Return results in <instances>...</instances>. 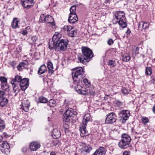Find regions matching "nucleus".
Masks as SVG:
<instances>
[{
    "label": "nucleus",
    "instance_id": "cd10ccee",
    "mask_svg": "<svg viewBox=\"0 0 155 155\" xmlns=\"http://www.w3.org/2000/svg\"><path fill=\"white\" fill-rule=\"evenodd\" d=\"M132 53L133 55H136L139 54V48L136 46H134L133 47L132 51Z\"/></svg>",
    "mask_w": 155,
    "mask_h": 155
},
{
    "label": "nucleus",
    "instance_id": "423d86ee",
    "mask_svg": "<svg viewBox=\"0 0 155 155\" xmlns=\"http://www.w3.org/2000/svg\"><path fill=\"white\" fill-rule=\"evenodd\" d=\"M117 120L116 114L114 113L111 112L106 115L105 122L106 124H112L116 122Z\"/></svg>",
    "mask_w": 155,
    "mask_h": 155
},
{
    "label": "nucleus",
    "instance_id": "b1692460",
    "mask_svg": "<svg viewBox=\"0 0 155 155\" xmlns=\"http://www.w3.org/2000/svg\"><path fill=\"white\" fill-rule=\"evenodd\" d=\"M83 82L85 85L86 87L93 89V86L91 85L90 83L88 81L87 79H84L83 80Z\"/></svg>",
    "mask_w": 155,
    "mask_h": 155
},
{
    "label": "nucleus",
    "instance_id": "9b49d317",
    "mask_svg": "<svg viewBox=\"0 0 155 155\" xmlns=\"http://www.w3.org/2000/svg\"><path fill=\"white\" fill-rule=\"evenodd\" d=\"M1 149L2 152L5 154H8L10 152V146L9 144L6 141H4L1 144Z\"/></svg>",
    "mask_w": 155,
    "mask_h": 155
},
{
    "label": "nucleus",
    "instance_id": "bf43d9fd",
    "mask_svg": "<svg viewBox=\"0 0 155 155\" xmlns=\"http://www.w3.org/2000/svg\"><path fill=\"white\" fill-rule=\"evenodd\" d=\"M50 155H56V154L55 152H51L50 153Z\"/></svg>",
    "mask_w": 155,
    "mask_h": 155
},
{
    "label": "nucleus",
    "instance_id": "9d476101",
    "mask_svg": "<svg viewBox=\"0 0 155 155\" xmlns=\"http://www.w3.org/2000/svg\"><path fill=\"white\" fill-rule=\"evenodd\" d=\"M21 3L24 8L28 9L34 5V0H21Z\"/></svg>",
    "mask_w": 155,
    "mask_h": 155
},
{
    "label": "nucleus",
    "instance_id": "8fccbe9b",
    "mask_svg": "<svg viewBox=\"0 0 155 155\" xmlns=\"http://www.w3.org/2000/svg\"><path fill=\"white\" fill-rule=\"evenodd\" d=\"M27 147H23L21 149L22 152H25L27 150Z\"/></svg>",
    "mask_w": 155,
    "mask_h": 155
},
{
    "label": "nucleus",
    "instance_id": "aec40b11",
    "mask_svg": "<svg viewBox=\"0 0 155 155\" xmlns=\"http://www.w3.org/2000/svg\"><path fill=\"white\" fill-rule=\"evenodd\" d=\"M117 22L122 28L126 27L127 26V22L125 20H119Z\"/></svg>",
    "mask_w": 155,
    "mask_h": 155
},
{
    "label": "nucleus",
    "instance_id": "49530a36",
    "mask_svg": "<svg viewBox=\"0 0 155 155\" xmlns=\"http://www.w3.org/2000/svg\"><path fill=\"white\" fill-rule=\"evenodd\" d=\"M5 95V92L4 91H0V99L4 97L3 96Z\"/></svg>",
    "mask_w": 155,
    "mask_h": 155
},
{
    "label": "nucleus",
    "instance_id": "e2e57ef3",
    "mask_svg": "<svg viewBox=\"0 0 155 155\" xmlns=\"http://www.w3.org/2000/svg\"><path fill=\"white\" fill-rule=\"evenodd\" d=\"M51 25H52V26H53V25H54V26L55 25V24H54V22H51Z\"/></svg>",
    "mask_w": 155,
    "mask_h": 155
},
{
    "label": "nucleus",
    "instance_id": "72a5a7b5",
    "mask_svg": "<svg viewBox=\"0 0 155 155\" xmlns=\"http://www.w3.org/2000/svg\"><path fill=\"white\" fill-rule=\"evenodd\" d=\"M108 63V64L110 65L111 67H114L116 66V62L114 60H109Z\"/></svg>",
    "mask_w": 155,
    "mask_h": 155
},
{
    "label": "nucleus",
    "instance_id": "f704fd0d",
    "mask_svg": "<svg viewBox=\"0 0 155 155\" xmlns=\"http://www.w3.org/2000/svg\"><path fill=\"white\" fill-rule=\"evenodd\" d=\"M5 124L3 120L0 119V131H2L5 128Z\"/></svg>",
    "mask_w": 155,
    "mask_h": 155
},
{
    "label": "nucleus",
    "instance_id": "a19ab883",
    "mask_svg": "<svg viewBox=\"0 0 155 155\" xmlns=\"http://www.w3.org/2000/svg\"><path fill=\"white\" fill-rule=\"evenodd\" d=\"M76 7L75 5L72 6L70 9V13H75Z\"/></svg>",
    "mask_w": 155,
    "mask_h": 155
},
{
    "label": "nucleus",
    "instance_id": "f257e3e1",
    "mask_svg": "<svg viewBox=\"0 0 155 155\" xmlns=\"http://www.w3.org/2000/svg\"><path fill=\"white\" fill-rule=\"evenodd\" d=\"M84 73V70L82 67L77 68L76 69H74L72 74L74 84L76 85L74 87V89L80 94L85 95L89 94L92 95H94V91L93 89L90 88H85L82 86Z\"/></svg>",
    "mask_w": 155,
    "mask_h": 155
},
{
    "label": "nucleus",
    "instance_id": "37998d69",
    "mask_svg": "<svg viewBox=\"0 0 155 155\" xmlns=\"http://www.w3.org/2000/svg\"><path fill=\"white\" fill-rule=\"evenodd\" d=\"M116 105L118 107H122L123 105V104L120 101H116Z\"/></svg>",
    "mask_w": 155,
    "mask_h": 155
},
{
    "label": "nucleus",
    "instance_id": "7ed1b4c3",
    "mask_svg": "<svg viewBox=\"0 0 155 155\" xmlns=\"http://www.w3.org/2000/svg\"><path fill=\"white\" fill-rule=\"evenodd\" d=\"M17 82H20V85L21 89L22 91H25L28 87L29 84V80L27 78L22 79L21 77L17 75L14 78L12 79L11 81V84L16 83Z\"/></svg>",
    "mask_w": 155,
    "mask_h": 155
},
{
    "label": "nucleus",
    "instance_id": "6ab92c4d",
    "mask_svg": "<svg viewBox=\"0 0 155 155\" xmlns=\"http://www.w3.org/2000/svg\"><path fill=\"white\" fill-rule=\"evenodd\" d=\"M92 150V148L90 145L82 147L81 150L82 152L89 153Z\"/></svg>",
    "mask_w": 155,
    "mask_h": 155
},
{
    "label": "nucleus",
    "instance_id": "c85d7f7f",
    "mask_svg": "<svg viewBox=\"0 0 155 155\" xmlns=\"http://www.w3.org/2000/svg\"><path fill=\"white\" fill-rule=\"evenodd\" d=\"M74 28L72 26L70 25H65L63 28L64 30L67 31L68 34Z\"/></svg>",
    "mask_w": 155,
    "mask_h": 155
},
{
    "label": "nucleus",
    "instance_id": "473e14b6",
    "mask_svg": "<svg viewBox=\"0 0 155 155\" xmlns=\"http://www.w3.org/2000/svg\"><path fill=\"white\" fill-rule=\"evenodd\" d=\"M18 21L17 20H13L12 23V28H15L17 27H18Z\"/></svg>",
    "mask_w": 155,
    "mask_h": 155
},
{
    "label": "nucleus",
    "instance_id": "c756f323",
    "mask_svg": "<svg viewBox=\"0 0 155 155\" xmlns=\"http://www.w3.org/2000/svg\"><path fill=\"white\" fill-rule=\"evenodd\" d=\"M78 19V16L75 13H70L68 19Z\"/></svg>",
    "mask_w": 155,
    "mask_h": 155
},
{
    "label": "nucleus",
    "instance_id": "3c124183",
    "mask_svg": "<svg viewBox=\"0 0 155 155\" xmlns=\"http://www.w3.org/2000/svg\"><path fill=\"white\" fill-rule=\"evenodd\" d=\"M76 21H74V20H68V21L69 23L71 24H74L76 22H77L78 20H75Z\"/></svg>",
    "mask_w": 155,
    "mask_h": 155
},
{
    "label": "nucleus",
    "instance_id": "a211bd4d",
    "mask_svg": "<svg viewBox=\"0 0 155 155\" xmlns=\"http://www.w3.org/2000/svg\"><path fill=\"white\" fill-rule=\"evenodd\" d=\"M47 71V68L46 66L43 64L39 68L38 71V74L41 75L45 72Z\"/></svg>",
    "mask_w": 155,
    "mask_h": 155
},
{
    "label": "nucleus",
    "instance_id": "a878e982",
    "mask_svg": "<svg viewBox=\"0 0 155 155\" xmlns=\"http://www.w3.org/2000/svg\"><path fill=\"white\" fill-rule=\"evenodd\" d=\"M77 30L74 28L72 29L70 32L68 34L69 36L72 37H75L77 35Z\"/></svg>",
    "mask_w": 155,
    "mask_h": 155
},
{
    "label": "nucleus",
    "instance_id": "680f3d73",
    "mask_svg": "<svg viewBox=\"0 0 155 155\" xmlns=\"http://www.w3.org/2000/svg\"><path fill=\"white\" fill-rule=\"evenodd\" d=\"M2 139H3L2 137V136H0V142H1V141H2Z\"/></svg>",
    "mask_w": 155,
    "mask_h": 155
},
{
    "label": "nucleus",
    "instance_id": "4468645a",
    "mask_svg": "<svg viewBox=\"0 0 155 155\" xmlns=\"http://www.w3.org/2000/svg\"><path fill=\"white\" fill-rule=\"evenodd\" d=\"M117 19H125L126 17L125 13L122 11H118L115 14V18Z\"/></svg>",
    "mask_w": 155,
    "mask_h": 155
},
{
    "label": "nucleus",
    "instance_id": "09e8293b",
    "mask_svg": "<svg viewBox=\"0 0 155 155\" xmlns=\"http://www.w3.org/2000/svg\"><path fill=\"white\" fill-rule=\"evenodd\" d=\"M37 39L36 36H33L31 37V39L33 42L35 41Z\"/></svg>",
    "mask_w": 155,
    "mask_h": 155
},
{
    "label": "nucleus",
    "instance_id": "0eeeda50",
    "mask_svg": "<svg viewBox=\"0 0 155 155\" xmlns=\"http://www.w3.org/2000/svg\"><path fill=\"white\" fill-rule=\"evenodd\" d=\"M68 45L67 41L64 39H61L58 43H56L57 48L56 51H60L66 50Z\"/></svg>",
    "mask_w": 155,
    "mask_h": 155
},
{
    "label": "nucleus",
    "instance_id": "dca6fc26",
    "mask_svg": "<svg viewBox=\"0 0 155 155\" xmlns=\"http://www.w3.org/2000/svg\"><path fill=\"white\" fill-rule=\"evenodd\" d=\"M61 36V35L60 33L58 32H56L52 37V40L57 43L61 41L60 39Z\"/></svg>",
    "mask_w": 155,
    "mask_h": 155
},
{
    "label": "nucleus",
    "instance_id": "603ef678",
    "mask_svg": "<svg viewBox=\"0 0 155 155\" xmlns=\"http://www.w3.org/2000/svg\"><path fill=\"white\" fill-rule=\"evenodd\" d=\"M107 43L108 45H110L112 44H113V41L112 39H110L107 41Z\"/></svg>",
    "mask_w": 155,
    "mask_h": 155
},
{
    "label": "nucleus",
    "instance_id": "6e6d98bb",
    "mask_svg": "<svg viewBox=\"0 0 155 155\" xmlns=\"http://www.w3.org/2000/svg\"><path fill=\"white\" fill-rule=\"evenodd\" d=\"M131 32V31L129 29H128L126 32V33L127 34H130Z\"/></svg>",
    "mask_w": 155,
    "mask_h": 155
},
{
    "label": "nucleus",
    "instance_id": "c9c22d12",
    "mask_svg": "<svg viewBox=\"0 0 155 155\" xmlns=\"http://www.w3.org/2000/svg\"><path fill=\"white\" fill-rule=\"evenodd\" d=\"M0 80L1 81V84H7V78L4 77H0Z\"/></svg>",
    "mask_w": 155,
    "mask_h": 155
},
{
    "label": "nucleus",
    "instance_id": "79ce46f5",
    "mask_svg": "<svg viewBox=\"0 0 155 155\" xmlns=\"http://www.w3.org/2000/svg\"><path fill=\"white\" fill-rule=\"evenodd\" d=\"M12 84V87L13 88V89L14 91V92H15L17 90V89L18 88V86L17 85H16V83H14L13 84Z\"/></svg>",
    "mask_w": 155,
    "mask_h": 155
},
{
    "label": "nucleus",
    "instance_id": "7c9ffc66",
    "mask_svg": "<svg viewBox=\"0 0 155 155\" xmlns=\"http://www.w3.org/2000/svg\"><path fill=\"white\" fill-rule=\"evenodd\" d=\"M1 88L3 91H8L9 90V86L7 84H1Z\"/></svg>",
    "mask_w": 155,
    "mask_h": 155
},
{
    "label": "nucleus",
    "instance_id": "20e7f679",
    "mask_svg": "<svg viewBox=\"0 0 155 155\" xmlns=\"http://www.w3.org/2000/svg\"><path fill=\"white\" fill-rule=\"evenodd\" d=\"M91 116L88 114H86L83 118L82 122L80 126V130L81 132V136L83 137L85 135H87L88 132L86 130L87 124V122L89 121Z\"/></svg>",
    "mask_w": 155,
    "mask_h": 155
},
{
    "label": "nucleus",
    "instance_id": "393cba45",
    "mask_svg": "<svg viewBox=\"0 0 155 155\" xmlns=\"http://www.w3.org/2000/svg\"><path fill=\"white\" fill-rule=\"evenodd\" d=\"M48 68L49 70L48 73L51 74H52L54 72L53 70V64L51 62L49 61L48 63Z\"/></svg>",
    "mask_w": 155,
    "mask_h": 155
},
{
    "label": "nucleus",
    "instance_id": "5701e85b",
    "mask_svg": "<svg viewBox=\"0 0 155 155\" xmlns=\"http://www.w3.org/2000/svg\"><path fill=\"white\" fill-rule=\"evenodd\" d=\"M149 24L147 22H144L142 21L139 22L138 24V27L139 28H142L143 29L146 28L148 26Z\"/></svg>",
    "mask_w": 155,
    "mask_h": 155
},
{
    "label": "nucleus",
    "instance_id": "338daca9",
    "mask_svg": "<svg viewBox=\"0 0 155 155\" xmlns=\"http://www.w3.org/2000/svg\"><path fill=\"white\" fill-rule=\"evenodd\" d=\"M13 19L14 20H15V19H18V18H14Z\"/></svg>",
    "mask_w": 155,
    "mask_h": 155
},
{
    "label": "nucleus",
    "instance_id": "2f4dec72",
    "mask_svg": "<svg viewBox=\"0 0 155 155\" xmlns=\"http://www.w3.org/2000/svg\"><path fill=\"white\" fill-rule=\"evenodd\" d=\"M131 58L129 54H125L123 56V61L125 62L129 61Z\"/></svg>",
    "mask_w": 155,
    "mask_h": 155
},
{
    "label": "nucleus",
    "instance_id": "39448f33",
    "mask_svg": "<svg viewBox=\"0 0 155 155\" xmlns=\"http://www.w3.org/2000/svg\"><path fill=\"white\" fill-rule=\"evenodd\" d=\"M131 141V138L128 135L123 134L121 139L118 143V146L122 149H126L129 147Z\"/></svg>",
    "mask_w": 155,
    "mask_h": 155
},
{
    "label": "nucleus",
    "instance_id": "ea45409f",
    "mask_svg": "<svg viewBox=\"0 0 155 155\" xmlns=\"http://www.w3.org/2000/svg\"><path fill=\"white\" fill-rule=\"evenodd\" d=\"M142 123L143 124H145L149 122L148 118L145 117H142L141 119Z\"/></svg>",
    "mask_w": 155,
    "mask_h": 155
},
{
    "label": "nucleus",
    "instance_id": "58836bf2",
    "mask_svg": "<svg viewBox=\"0 0 155 155\" xmlns=\"http://www.w3.org/2000/svg\"><path fill=\"white\" fill-rule=\"evenodd\" d=\"M121 91L123 94H128L130 91V89H127L125 87H123Z\"/></svg>",
    "mask_w": 155,
    "mask_h": 155
},
{
    "label": "nucleus",
    "instance_id": "6e6552de",
    "mask_svg": "<svg viewBox=\"0 0 155 155\" xmlns=\"http://www.w3.org/2000/svg\"><path fill=\"white\" fill-rule=\"evenodd\" d=\"M119 117L122 120L123 122H124L127 120L130 116V111L127 110H122L118 113Z\"/></svg>",
    "mask_w": 155,
    "mask_h": 155
},
{
    "label": "nucleus",
    "instance_id": "f03ea898",
    "mask_svg": "<svg viewBox=\"0 0 155 155\" xmlns=\"http://www.w3.org/2000/svg\"><path fill=\"white\" fill-rule=\"evenodd\" d=\"M82 54L78 56V59L81 63L86 64L88 61V59H90L93 56L92 51L86 47H82Z\"/></svg>",
    "mask_w": 155,
    "mask_h": 155
},
{
    "label": "nucleus",
    "instance_id": "69168bd1",
    "mask_svg": "<svg viewBox=\"0 0 155 155\" xmlns=\"http://www.w3.org/2000/svg\"><path fill=\"white\" fill-rule=\"evenodd\" d=\"M19 50H20V52H21V47H19Z\"/></svg>",
    "mask_w": 155,
    "mask_h": 155
},
{
    "label": "nucleus",
    "instance_id": "4d7b16f0",
    "mask_svg": "<svg viewBox=\"0 0 155 155\" xmlns=\"http://www.w3.org/2000/svg\"><path fill=\"white\" fill-rule=\"evenodd\" d=\"M55 101H54V100H50V103H52V104H55Z\"/></svg>",
    "mask_w": 155,
    "mask_h": 155
},
{
    "label": "nucleus",
    "instance_id": "1a4fd4ad",
    "mask_svg": "<svg viewBox=\"0 0 155 155\" xmlns=\"http://www.w3.org/2000/svg\"><path fill=\"white\" fill-rule=\"evenodd\" d=\"M73 111V109L72 108H69L66 110L63 118L64 121L68 122L70 121V117L72 116L73 115L76 114Z\"/></svg>",
    "mask_w": 155,
    "mask_h": 155
},
{
    "label": "nucleus",
    "instance_id": "864d4df0",
    "mask_svg": "<svg viewBox=\"0 0 155 155\" xmlns=\"http://www.w3.org/2000/svg\"><path fill=\"white\" fill-rule=\"evenodd\" d=\"M130 152L128 151H125L123 153V155H130Z\"/></svg>",
    "mask_w": 155,
    "mask_h": 155
},
{
    "label": "nucleus",
    "instance_id": "e433bc0d",
    "mask_svg": "<svg viewBox=\"0 0 155 155\" xmlns=\"http://www.w3.org/2000/svg\"><path fill=\"white\" fill-rule=\"evenodd\" d=\"M145 73L146 74L150 75L152 73V69L150 67H147L146 68Z\"/></svg>",
    "mask_w": 155,
    "mask_h": 155
},
{
    "label": "nucleus",
    "instance_id": "13d9d810",
    "mask_svg": "<svg viewBox=\"0 0 155 155\" xmlns=\"http://www.w3.org/2000/svg\"><path fill=\"white\" fill-rule=\"evenodd\" d=\"M49 81H47V83H48H48H49ZM50 82H51V81H50ZM52 85H53V84H52V83H51V84H48V86L49 87H51V86Z\"/></svg>",
    "mask_w": 155,
    "mask_h": 155
},
{
    "label": "nucleus",
    "instance_id": "bb28decb",
    "mask_svg": "<svg viewBox=\"0 0 155 155\" xmlns=\"http://www.w3.org/2000/svg\"><path fill=\"white\" fill-rule=\"evenodd\" d=\"M53 19V18L50 15L45 16L44 14H41L40 17V19Z\"/></svg>",
    "mask_w": 155,
    "mask_h": 155
},
{
    "label": "nucleus",
    "instance_id": "f8f14e48",
    "mask_svg": "<svg viewBox=\"0 0 155 155\" xmlns=\"http://www.w3.org/2000/svg\"><path fill=\"white\" fill-rule=\"evenodd\" d=\"M30 105V101H29L28 99H25L23 100L22 102L21 108L24 111L27 112L29 110Z\"/></svg>",
    "mask_w": 155,
    "mask_h": 155
},
{
    "label": "nucleus",
    "instance_id": "2eb2a0df",
    "mask_svg": "<svg viewBox=\"0 0 155 155\" xmlns=\"http://www.w3.org/2000/svg\"><path fill=\"white\" fill-rule=\"evenodd\" d=\"M28 64V63L27 61L24 60L22 62L19 63L18 65L17 66L18 70L19 71H21L23 68L25 67V66H27Z\"/></svg>",
    "mask_w": 155,
    "mask_h": 155
},
{
    "label": "nucleus",
    "instance_id": "774afa93",
    "mask_svg": "<svg viewBox=\"0 0 155 155\" xmlns=\"http://www.w3.org/2000/svg\"><path fill=\"white\" fill-rule=\"evenodd\" d=\"M154 60L155 61V58L154 59Z\"/></svg>",
    "mask_w": 155,
    "mask_h": 155
},
{
    "label": "nucleus",
    "instance_id": "f3484780",
    "mask_svg": "<svg viewBox=\"0 0 155 155\" xmlns=\"http://www.w3.org/2000/svg\"><path fill=\"white\" fill-rule=\"evenodd\" d=\"M52 136L54 138L57 139L60 137L61 132L58 129H54L52 132Z\"/></svg>",
    "mask_w": 155,
    "mask_h": 155
},
{
    "label": "nucleus",
    "instance_id": "c03bdc74",
    "mask_svg": "<svg viewBox=\"0 0 155 155\" xmlns=\"http://www.w3.org/2000/svg\"><path fill=\"white\" fill-rule=\"evenodd\" d=\"M62 131H64L66 134L69 135V134H71V132L69 131L68 128L62 129Z\"/></svg>",
    "mask_w": 155,
    "mask_h": 155
},
{
    "label": "nucleus",
    "instance_id": "ddd939ff",
    "mask_svg": "<svg viewBox=\"0 0 155 155\" xmlns=\"http://www.w3.org/2000/svg\"><path fill=\"white\" fill-rule=\"evenodd\" d=\"M40 146L39 143L33 141L30 143L29 145V149L31 151H35L39 149Z\"/></svg>",
    "mask_w": 155,
    "mask_h": 155
},
{
    "label": "nucleus",
    "instance_id": "5fc2aeb1",
    "mask_svg": "<svg viewBox=\"0 0 155 155\" xmlns=\"http://www.w3.org/2000/svg\"><path fill=\"white\" fill-rule=\"evenodd\" d=\"M27 33L28 32L26 30H24L22 32V34L24 35H26Z\"/></svg>",
    "mask_w": 155,
    "mask_h": 155
},
{
    "label": "nucleus",
    "instance_id": "4be33fe9",
    "mask_svg": "<svg viewBox=\"0 0 155 155\" xmlns=\"http://www.w3.org/2000/svg\"><path fill=\"white\" fill-rule=\"evenodd\" d=\"M8 103V99L5 98L3 97L0 99V106L3 107L7 105Z\"/></svg>",
    "mask_w": 155,
    "mask_h": 155
},
{
    "label": "nucleus",
    "instance_id": "de8ad7c7",
    "mask_svg": "<svg viewBox=\"0 0 155 155\" xmlns=\"http://www.w3.org/2000/svg\"><path fill=\"white\" fill-rule=\"evenodd\" d=\"M63 129H65L68 128V125L67 123H64L63 125Z\"/></svg>",
    "mask_w": 155,
    "mask_h": 155
},
{
    "label": "nucleus",
    "instance_id": "052dcab7",
    "mask_svg": "<svg viewBox=\"0 0 155 155\" xmlns=\"http://www.w3.org/2000/svg\"><path fill=\"white\" fill-rule=\"evenodd\" d=\"M153 112L155 114V105L153 107Z\"/></svg>",
    "mask_w": 155,
    "mask_h": 155
},
{
    "label": "nucleus",
    "instance_id": "0e129e2a",
    "mask_svg": "<svg viewBox=\"0 0 155 155\" xmlns=\"http://www.w3.org/2000/svg\"><path fill=\"white\" fill-rule=\"evenodd\" d=\"M30 28L29 26H28L26 28V29L27 30H29L30 29Z\"/></svg>",
    "mask_w": 155,
    "mask_h": 155
},
{
    "label": "nucleus",
    "instance_id": "412c9836",
    "mask_svg": "<svg viewBox=\"0 0 155 155\" xmlns=\"http://www.w3.org/2000/svg\"><path fill=\"white\" fill-rule=\"evenodd\" d=\"M56 42H55L54 41L52 40L50 41L49 43V48L50 49H55L57 48L56 46Z\"/></svg>",
    "mask_w": 155,
    "mask_h": 155
},
{
    "label": "nucleus",
    "instance_id": "4c0bfd02",
    "mask_svg": "<svg viewBox=\"0 0 155 155\" xmlns=\"http://www.w3.org/2000/svg\"><path fill=\"white\" fill-rule=\"evenodd\" d=\"M39 102L41 103H45L47 101V99L45 97H40L38 99Z\"/></svg>",
    "mask_w": 155,
    "mask_h": 155
},
{
    "label": "nucleus",
    "instance_id": "a18cd8bd",
    "mask_svg": "<svg viewBox=\"0 0 155 155\" xmlns=\"http://www.w3.org/2000/svg\"><path fill=\"white\" fill-rule=\"evenodd\" d=\"M58 143V141L57 140H55L53 141V142L51 144L52 146H56Z\"/></svg>",
    "mask_w": 155,
    "mask_h": 155
}]
</instances>
